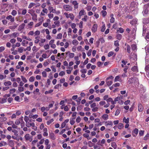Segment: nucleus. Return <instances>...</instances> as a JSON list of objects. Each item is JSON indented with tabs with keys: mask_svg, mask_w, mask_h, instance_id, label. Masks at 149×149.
I'll use <instances>...</instances> for the list:
<instances>
[{
	"mask_svg": "<svg viewBox=\"0 0 149 149\" xmlns=\"http://www.w3.org/2000/svg\"><path fill=\"white\" fill-rule=\"evenodd\" d=\"M137 19L135 18L132 21H131L130 23L132 25H134L136 24L137 23Z\"/></svg>",
	"mask_w": 149,
	"mask_h": 149,
	"instance_id": "obj_15",
	"label": "nucleus"
},
{
	"mask_svg": "<svg viewBox=\"0 0 149 149\" xmlns=\"http://www.w3.org/2000/svg\"><path fill=\"white\" fill-rule=\"evenodd\" d=\"M35 5V4L34 3H30L29 4V6H28V8H31L34 6Z\"/></svg>",
	"mask_w": 149,
	"mask_h": 149,
	"instance_id": "obj_25",
	"label": "nucleus"
},
{
	"mask_svg": "<svg viewBox=\"0 0 149 149\" xmlns=\"http://www.w3.org/2000/svg\"><path fill=\"white\" fill-rule=\"evenodd\" d=\"M144 131L143 130H140L139 132V134L140 136H142L143 135Z\"/></svg>",
	"mask_w": 149,
	"mask_h": 149,
	"instance_id": "obj_62",
	"label": "nucleus"
},
{
	"mask_svg": "<svg viewBox=\"0 0 149 149\" xmlns=\"http://www.w3.org/2000/svg\"><path fill=\"white\" fill-rule=\"evenodd\" d=\"M123 121L124 122H125L127 124L129 123V119L128 118H126L125 117H124L123 119Z\"/></svg>",
	"mask_w": 149,
	"mask_h": 149,
	"instance_id": "obj_26",
	"label": "nucleus"
},
{
	"mask_svg": "<svg viewBox=\"0 0 149 149\" xmlns=\"http://www.w3.org/2000/svg\"><path fill=\"white\" fill-rule=\"evenodd\" d=\"M25 25V24L24 23L20 25L18 28V30L21 31L24 28Z\"/></svg>",
	"mask_w": 149,
	"mask_h": 149,
	"instance_id": "obj_13",
	"label": "nucleus"
},
{
	"mask_svg": "<svg viewBox=\"0 0 149 149\" xmlns=\"http://www.w3.org/2000/svg\"><path fill=\"white\" fill-rule=\"evenodd\" d=\"M45 39L41 38L40 40V42H39V45L41 47L43 46V43L45 42Z\"/></svg>",
	"mask_w": 149,
	"mask_h": 149,
	"instance_id": "obj_11",
	"label": "nucleus"
},
{
	"mask_svg": "<svg viewBox=\"0 0 149 149\" xmlns=\"http://www.w3.org/2000/svg\"><path fill=\"white\" fill-rule=\"evenodd\" d=\"M21 78L22 80V81L24 82V83H26L27 82V80L26 79V78L24 77L23 76H21Z\"/></svg>",
	"mask_w": 149,
	"mask_h": 149,
	"instance_id": "obj_28",
	"label": "nucleus"
},
{
	"mask_svg": "<svg viewBox=\"0 0 149 149\" xmlns=\"http://www.w3.org/2000/svg\"><path fill=\"white\" fill-rule=\"evenodd\" d=\"M125 45H127V51L128 53H130V47L129 45H127V44H125Z\"/></svg>",
	"mask_w": 149,
	"mask_h": 149,
	"instance_id": "obj_21",
	"label": "nucleus"
},
{
	"mask_svg": "<svg viewBox=\"0 0 149 149\" xmlns=\"http://www.w3.org/2000/svg\"><path fill=\"white\" fill-rule=\"evenodd\" d=\"M18 90L19 92H22L24 91V88L21 86H19L18 87Z\"/></svg>",
	"mask_w": 149,
	"mask_h": 149,
	"instance_id": "obj_45",
	"label": "nucleus"
},
{
	"mask_svg": "<svg viewBox=\"0 0 149 149\" xmlns=\"http://www.w3.org/2000/svg\"><path fill=\"white\" fill-rule=\"evenodd\" d=\"M83 136L85 138H86L88 140L90 139H91L90 138H89V135L88 134L86 133L84 134H83Z\"/></svg>",
	"mask_w": 149,
	"mask_h": 149,
	"instance_id": "obj_47",
	"label": "nucleus"
},
{
	"mask_svg": "<svg viewBox=\"0 0 149 149\" xmlns=\"http://www.w3.org/2000/svg\"><path fill=\"white\" fill-rule=\"evenodd\" d=\"M16 91V89L15 88H13L10 89V94H13Z\"/></svg>",
	"mask_w": 149,
	"mask_h": 149,
	"instance_id": "obj_59",
	"label": "nucleus"
},
{
	"mask_svg": "<svg viewBox=\"0 0 149 149\" xmlns=\"http://www.w3.org/2000/svg\"><path fill=\"white\" fill-rule=\"evenodd\" d=\"M13 132L14 133V135L16 136H18V132L16 130H12Z\"/></svg>",
	"mask_w": 149,
	"mask_h": 149,
	"instance_id": "obj_20",
	"label": "nucleus"
},
{
	"mask_svg": "<svg viewBox=\"0 0 149 149\" xmlns=\"http://www.w3.org/2000/svg\"><path fill=\"white\" fill-rule=\"evenodd\" d=\"M32 127V129L35 131H36L37 130V127L35 126V124L34 123H32V124L31 126Z\"/></svg>",
	"mask_w": 149,
	"mask_h": 149,
	"instance_id": "obj_23",
	"label": "nucleus"
},
{
	"mask_svg": "<svg viewBox=\"0 0 149 149\" xmlns=\"http://www.w3.org/2000/svg\"><path fill=\"white\" fill-rule=\"evenodd\" d=\"M111 146L113 147L114 149H116L117 146L116 143L114 142H112L111 144Z\"/></svg>",
	"mask_w": 149,
	"mask_h": 149,
	"instance_id": "obj_36",
	"label": "nucleus"
},
{
	"mask_svg": "<svg viewBox=\"0 0 149 149\" xmlns=\"http://www.w3.org/2000/svg\"><path fill=\"white\" fill-rule=\"evenodd\" d=\"M88 144L89 146L90 147H92L94 145V144L91 141H88Z\"/></svg>",
	"mask_w": 149,
	"mask_h": 149,
	"instance_id": "obj_54",
	"label": "nucleus"
},
{
	"mask_svg": "<svg viewBox=\"0 0 149 149\" xmlns=\"http://www.w3.org/2000/svg\"><path fill=\"white\" fill-rule=\"evenodd\" d=\"M81 120L80 116H78L76 119V122L77 123H79L80 122Z\"/></svg>",
	"mask_w": 149,
	"mask_h": 149,
	"instance_id": "obj_63",
	"label": "nucleus"
},
{
	"mask_svg": "<svg viewBox=\"0 0 149 149\" xmlns=\"http://www.w3.org/2000/svg\"><path fill=\"white\" fill-rule=\"evenodd\" d=\"M97 24H94L92 28V32H95L97 29Z\"/></svg>",
	"mask_w": 149,
	"mask_h": 149,
	"instance_id": "obj_8",
	"label": "nucleus"
},
{
	"mask_svg": "<svg viewBox=\"0 0 149 149\" xmlns=\"http://www.w3.org/2000/svg\"><path fill=\"white\" fill-rule=\"evenodd\" d=\"M62 35L61 33H59L56 36V38L57 39H61L62 38Z\"/></svg>",
	"mask_w": 149,
	"mask_h": 149,
	"instance_id": "obj_33",
	"label": "nucleus"
},
{
	"mask_svg": "<svg viewBox=\"0 0 149 149\" xmlns=\"http://www.w3.org/2000/svg\"><path fill=\"white\" fill-rule=\"evenodd\" d=\"M149 139V133H148L144 137V140H146Z\"/></svg>",
	"mask_w": 149,
	"mask_h": 149,
	"instance_id": "obj_50",
	"label": "nucleus"
},
{
	"mask_svg": "<svg viewBox=\"0 0 149 149\" xmlns=\"http://www.w3.org/2000/svg\"><path fill=\"white\" fill-rule=\"evenodd\" d=\"M134 80H135L136 83L138 84L139 82V80L136 77H131L130 78L129 80V81L131 83L133 82Z\"/></svg>",
	"mask_w": 149,
	"mask_h": 149,
	"instance_id": "obj_4",
	"label": "nucleus"
},
{
	"mask_svg": "<svg viewBox=\"0 0 149 149\" xmlns=\"http://www.w3.org/2000/svg\"><path fill=\"white\" fill-rule=\"evenodd\" d=\"M80 72L82 74H85L86 73L87 70L86 69H82L80 70Z\"/></svg>",
	"mask_w": 149,
	"mask_h": 149,
	"instance_id": "obj_58",
	"label": "nucleus"
},
{
	"mask_svg": "<svg viewBox=\"0 0 149 149\" xmlns=\"http://www.w3.org/2000/svg\"><path fill=\"white\" fill-rule=\"evenodd\" d=\"M23 117L20 118L19 119L17 120L15 122V124L16 125H19L20 123V121H23Z\"/></svg>",
	"mask_w": 149,
	"mask_h": 149,
	"instance_id": "obj_10",
	"label": "nucleus"
},
{
	"mask_svg": "<svg viewBox=\"0 0 149 149\" xmlns=\"http://www.w3.org/2000/svg\"><path fill=\"white\" fill-rule=\"evenodd\" d=\"M17 27V25H13L10 26L9 28L13 30L15 29Z\"/></svg>",
	"mask_w": 149,
	"mask_h": 149,
	"instance_id": "obj_53",
	"label": "nucleus"
},
{
	"mask_svg": "<svg viewBox=\"0 0 149 149\" xmlns=\"http://www.w3.org/2000/svg\"><path fill=\"white\" fill-rule=\"evenodd\" d=\"M105 125L107 126L108 125H112L113 123L111 121H107L105 122Z\"/></svg>",
	"mask_w": 149,
	"mask_h": 149,
	"instance_id": "obj_18",
	"label": "nucleus"
},
{
	"mask_svg": "<svg viewBox=\"0 0 149 149\" xmlns=\"http://www.w3.org/2000/svg\"><path fill=\"white\" fill-rule=\"evenodd\" d=\"M24 138L26 141H29L30 142H31L33 140V136H30L29 134H26L24 136Z\"/></svg>",
	"mask_w": 149,
	"mask_h": 149,
	"instance_id": "obj_3",
	"label": "nucleus"
},
{
	"mask_svg": "<svg viewBox=\"0 0 149 149\" xmlns=\"http://www.w3.org/2000/svg\"><path fill=\"white\" fill-rule=\"evenodd\" d=\"M146 26H145V25H144L143 27V35L144 36V34H145L146 32Z\"/></svg>",
	"mask_w": 149,
	"mask_h": 149,
	"instance_id": "obj_31",
	"label": "nucleus"
},
{
	"mask_svg": "<svg viewBox=\"0 0 149 149\" xmlns=\"http://www.w3.org/2000/svg\"><path fill=\"white\" fill-rule=\"evenodd\" d=\"M117 38L118 40H120L122 38V35L118 34L117 35Z\"/></svg>",
	"mask_w": 149,
	"mask_h": 149,
	"instance_id": "obj_57",
	"label": "nucleus"
},
{
	"mask_svg": "<svg viewBox=\"0 0 149 149\" xmlns=\"http://www.w3.org/2000/svg\"><path fill=\"white\" fill-rule=\"evenodd\" d=\"M28 42L26 40H23L22 43V45L23 46H26Z\"/></svg>",
	"mask_w": 149,
	"mask_h": 149,
	"instance_id": "obj_17",
	"label": "nucleus"
},
{
	"mask_svg": "<svg viewBox=\"0 0 149 149\" xmlns=\"http://www.w3.org/2000/svg\"><path fill=\"white\" fill-rule=\"evenodd\" d=\"M63 9L66 11H71L72 10V7L68 5H64L63 6Z\"/></svg>",
	"mask_w": 149,
	"mask_h": 149,
	"instance_id": "obj_2",
	"label": "nucleus"
},
{
	"mask_svg": "<svg viewBox=\"0 0 149 149\" xmlns=\"http://www.w3.org/2000/svg\"><path fill=\"white\" fill-rule=\"evenodd\" d=\"M132 70L133 71H137L138 70L137 67L136 66H134L132 68Z\"/></svg>",
	"mask_w": 149,
	"mask_h": 149,
	"instance_id": "obj_48",
	"label": "nucleus"
},
{
	"mask_svg": "<svg viewBox=\"0 0 149 149\" xmlns=\"http://www.w3.org/2000/svg\"><path fill=\"white\" fill-rule=\"evenodd\" d=\"M102 117L104 120H107L108 119L109 116L107 114H104L102 116Z\"/></svg>",
	"mask_w": 149,
	"mask_h": 149,
	"instance_id": "obj_14",
	"label": "nucleus"
},
{
	"mask_svg": "<svg viewBox=\"0 0 149 149\" xmlns=\"http://www.w3.org/2000/svg\"><path fill=\"white\" fill-rule=\"evenodd\" d=\"M143 23L145 26L146 25L149 26V19L148 18L144 19L143 20Z\"/></svg>",
	"mask_w": 149,
	"mask_h": 149,
	"instance_id": "obj_6",
	"label": "nucleus"
},
{
	"mask_svg": "<svg viewBox=\"0 0 149 149\" xmlns=\"http://www.w3.org/2000/svg\"><path fill=\"white\" fill-rule=\"evenodd\" d=\"M32 124V123H30L29 121L26 123V127H31Z\"/></svg>",
	"mask_w": 149,
	"mask_h": 149,
	"instance_id": "obj_30",
	"label": "nucleus"
},
{
	"mask_svg": "<svg viewBox=\"0 0 149 149\" xmlns=\"http://www.w3.org/2000/svg\"><path fill=\"white\" fill-rule=\"evenodd\" d=\"M6 19L8 20L10 19V21L11 22H13L15 21V18L12 15H9L6 17Z\"/></svg>",
	"mask_w": 149,
	"mask_h": 149,
	"instance_id": "obj_7",
	"label": "nucleus"
},
{
	"mask_svg": "<svg viewBox=\"0 0 149 149\" xmlns=\"http://www.w3.org/2000/svg\"><path fill=\"white\" fill-rule=\"evenodd\" d=\"M139 130L137 128H135L132 131V135L134 137H136L138 133Z\"/></svg>",
	"mask_w": 149,
	"mask_h": 149,
	"instance_id": "obj_5",
	"label": "nucleus"
},
{
	"mask_svg": "<svg viewBox=\"0 0 149 149\" xmlns=\"http://www.w3.org/2000/svg\"><path fill=\"white\" fill-rule=\"evenodd\" d=\"M106 83L107 85L109 86H111L113 83L112 81H107Z\"/></svg>",
	"mask_w": 149,
	"mask_h": 149,
	"instance_id": "obj_52",
	"label": "nucleus"
},
{
	"mask_svg": "<svg viewBox=\"0 0 149 149\" xmlns=\"http://www.w3.org/2000/svg\"><path fill=\"white\" fill-rule=\"evenodd\" d=\"M24 48V47H22L18 48V52L20 53H22L23 52Z\"/></svg>",
	"mask_w": 149,
	"mask_h": 149,
	"instance_id": "obj_40",
	"label": "nucleus"
},
{
	"mask_svg": "<svg viewBox=\"0 0 149 149\" xmlns=\"http://www.w3.org/2000/svg\"><path fill=\"white\" fill-rule=\"evenodd\" d=\"M149 12V3L144 5L143 14L144 16H146Z\"/></svg>",
	"mask_w": 149,
	"mask_h": 149,
	"instance_id": "obj_1",
	"label": "nucleus"
},
{
	"mask_svg": "<svg viewBox=\"0 0 149 149\" xmlns=\"http://www.w3.org/2000/svg\"><path fill=\"white\" fill-rule=\"evenodd\" d=\"M114 45L116 47H118L119 46V41L118 40H116L114 41Z\"/></svg>",
	"mask_w": 149,
	"mask_h": 149,
	"instance_id": "obj_51",
	"label": "nucleus"
},
{
	"mask_svg": "<svg viewBox=\"0 0 149 149\" xmlns=\"http://www.w3.org/2000/svg\"><path fill=\"white\" fill-rule=\"evenodd\" d=\"M123 127V125L122 123H120L118 125V127L119 129H121Z\"/></svg>",
	"mask_w": 149,
	"mask_h": 149,
	"instance_id": "obj_27",
	"label": "nucleus"
},
{
	"mask_svg": "<svg viewBox=\"0 0 149 149\" xmlns=\"http://www.w3.org/2000/svg\"><path fill=\"white\" fill-rule=\"evenodd\" d=\"M54 121V120L53 119H52L49 121H47V125H49L51 123L53 122Z\"/></svg>",
	"mask_w": 149,
	"mask_h": 149,
	"instance_id": "obj_49",
	"label": "nucleus"
},
{
	"mask_svg": "<svg viewBox=\"0 0 149 149\" xmlns=\"http://www.w3.org/2000/svg\"><path fill=\"white\" fill-rule=\"evenodd\" d=\"M74 53H70L69 55V56L70 58H72L74 57Z\"/></svg>",
	"mask_w": 149,
	"mask_h": 149,
	"instance_id": "obj_61",
	"label": "nucleus"
},
{
	"mask_svg": "<svg viewBox=\"0 0 149 149\" xmlns=\"http://www.w3.org/2000/svg\"><path fill=\"white\" fill-rule=\"evenodd\" d=\"M11 84V82L10 81L5 82L4 83V84L5 86H10Z\"/></svg>",
	"mask_w": 149,
	"mask_h": 149,
	"instance_id": "obj_19",
	"label": "nucleus"
},
{
	"mask_svg": "<svg viewBox=\"0 0 149 149\" xmlns=\"http://www.w3.org/2000/svg\"><path fill=\"white\" fill-rule=\"evenodd\" d=\"M42 21H40V22L37 23L35 26V27H36L40 26L42 23Z\"/></svg>",
	"mask_w": 149,
	"mask_h": 149,
	"instance_id": "obj_43",
	"label": "nucleus"
},
{
	"mask_svg": "<svg viewBox=\"0 0 149 149\" xmlns=\"http://www.w3.org/2000/svg\"><path fill=\"white\" fill-rule=\"evenodd\" d=\"M11 15L13 16H15L17 14V12L15 10H13L11 12Z\"/></svg>",
	"mask_w": 149,
	"mask_h": 149,
	"instance_id": "obj_42",
	"label": "nucleus"
},
{
	"mask_svg": "<svg viewBox=\"0 0 149 149\" xmlns=\"http://www.w3.org/2000/svg\"><path fill=\"white\" fill-rule=\"evenodd\" d=\"M42 75L43 77H45L47 76V74L46 72L45 71H43L42 73Z\"/></svg>",
	"mask_w": 149,
	"mask_h": 149,
	"instance_id": "obj_41",
	"label": "nucleus"
},
{
	"mask_svg": "<svg viewBox=\"0 0 149 149\" xmlns=\"http://www.w3.org/2000/svg\"><path fill=\"white\" fill-rule=\"evenodd\" d=\"M6 77V75L4 76L2 74H0V80H2L3 79H5Z\"/></svg>",
	"mask_w": 149,
	"mask_h": 149,
	"instance_id": "obj_55",
	"label": "nucleus"
},
{
	"mask_svg": "<svg viewBox=\"0 0 149 149\" xmlns=\"http://www.w3.org/2000/svg\"><path fill=\"white\" fill-rule=\"evenodd\" d=\"M72 43L73 45H77L79 43L78 41L76 40H74L72 42Z\"/></svg>",
	"mask_w": 149,
	"mask_h": 149,
	"instance_id": "obj_32",
	"label": "nucleus"
},
{
	"mask_svg": "<svg viewBox=\"0 0 149 149\" xmlns=\"http://www.w3.org/2000/svg\"><path fill=\"white\" fill-rule=\"evenodd\" d=\"M70 105L66 106L64 107V110L65 111H68L69 108H70Z\"/></svg>",
	"mask_w": 149,
	"mask_h": 149,
	"instance_id": "obj_35",
	"label": "nucleus"
},
{
	"mask_svg": "<svg viewBox=\"0 0 149 149\" xmlns=\"http://www.w3.org/2000/svg\"><path fill=\"white\" fill-rule=\"evenodd\" d=\"M101 13L103 17H105L107 14V12L105 10H102L101 11Z\"/></svg>",
	"mask_w": 149,
	"mask_h": 149,
	"instance_id": "obj_24",
	"label": "nucleus"
},
{
	"mask_svg": "<svg viewBox=\"0 0 149 149\" xmlns=\"http://www.w3.org/2000/svg\"><path fill=\"white\" fill-rule=\"evenodd\" d=\"M44 48L45 50H47L49 48V45L46 44L44 46Z\"/></svg>",
	"mask_w": 149,
	"mask_h": 149,
	"instance_id": "obj_60",
	"label": "nucleus"
},
{
	"mask_svg": "<svg viewBox=\"0 0 149 149\" xmlns=\"http://www.w3.org/2000/svg\"><path fill=\"white\" fill-rule=\"evenodd\" d=\"M32 19L34 21H36L37 20V15L36 14H34L33 15Z\"/></svg>",
	"mask_w": 149,
	"mask_h": 149,
	"instance_id": "obj_34",
	"label": "nucleus"
},
{
	"mask_svg": "<svg viewBox=\"0 0 149 149\" xmlns=\"http://www.w3.org/2000/svg\"><path fill=\"white\" fill-rule=\"evenodd\" d=\"M7 101L6 98H2L1 99L0 102L1 104L4 103Z\"/></svg>",
	"mask_w": 149,
	"mask_h": 149,
	"instance_id": "obj_22",
	"label": "nucleus"
},
{
	"mask_svg": "<svg viewBox=\"0 0 149 149\" xmlns=\"http://www.w3.org/2000/svg\"><path fill=\"white\" fill-rule=\"evenodd\" d=\"M120 80V77L118 75L116 76L115 78L114 81L115 82L117 81H119Z\"/></svg>",
	"mask_w": 149,
	"mask_h": 149,
	"instance_id": "obj_29",
	"label": "nucleus"
},
{
	"mask_svg": "<svg viewBox=\"0 0 149 149\" xmlns=\"http://www.w3.org/2000/svg\"><path fill=\"white\" fill-rule=\"evenodd\" d=\"M6 145V143L5 141H1L0 142V147L5 146Z\"/></svg>",
	"mask_w": 149,
	"mask_h": 149,
	"instance_id": "obj_46",
	"label": "nucleus"
},
{
	"mask_svg": "<svg viewBox=\"0 0 149 149\" xmlns=\"http://www.w3.org/2000/svg\"><path fill=\"white\" fill-rule=\"evenodd\" d=\"M69 17H70L71 19L73 20L74 18V16L73 14L72 13L69 14Z\"/></svg>",
	"mask_w": 149,
	"mask_h": 149,
	"instance_id": "obj_37",
	"label": "nucleus"
},
{
	"mask_svg": "<svg viewBox=\"0 0 149 149\" xmlns=\"http://www.w3.org/2000/svg\"><path fill=\"white\" fill-rule=\"evenodd\" d=\"M145 50L146 53H149V47L148 46H146L145 47Z\"/></svg>",
	"mask_w": 149,
	"mask_h": 149,
	"instance_id": "obj_64",
	"label": "nucleus"
},
{
	"mask_svg": "<svg viewBox=\"0 0 149 149\" xmlns=\"http://www.w3.org/2000/svg\"><path fill=\"white\" fill-rule=\"evenodd\" d=\"M143 107L141 104L139 103L138 104V110L139 111L142 112L143 110Z\"/></svg>",
	"mask_w": 149,
	"mask_h": 149,
	"instance_id": "obj_12",
	"label": "nucleus"
},
{
	"mask_svg": "<svg viewBox=\"0 0 149 149\" xmlns=\"http://www.w3.org/2000/svg\"><path fill=\"white\" fill-rule=\"evenodd\" d=\"M50 138L52 140H54L55 138L54 136V135L53 133H51L49 134Z\"/></svg>",
	"mask_w": 149,
	"mask_h": 149,
	"instance_id": "obj_39",
	"label": "nucleus"
},
{
	"mask_svg": "<svg viewBox=\"0 0 149 149\" xmlns=\"http://www.w3.org/2000/svg\"><path fill=\"white\" fill-rule=\"evenodd\" d=\"M40 34V31L38 30H37L34 32V36H36L39 35Z\"/></svg>",
	"mask_w": 149,
	"mask_h": 149,
	"instance_id": "obj_38",
	"label": "nucleus"
},
{
	"mask_svg": "<svg viewBox=\"0 0 149 149\" xmlns=\"http://www.w3.org/2000/svg\"><path fill=\"white\" fill-rule=\"evenodd\" d=\"M8 145L9 146L11 147H13L14 146V141L11 140H8Z\"/></svg>",
	"mask_w": 149,
	"mask_h": 149,
	"instance_id": "obj_9",
	"label": "nucleus"
},
{
	"mask_svg": "<svg viewBox=\"0 0 149 149\" xmlns=\"http://www.w3.org/2000/svg\"><path fill=\"white\" fill-rule=\"evenodd\" d=\"M85 13V10L84 9H82L81 10L79 13V16L80 17L84 15V13Z\"/></svg>",
	"mask_w": 149,
	"mask_h": 149,
	"instance_id": "obj_16",
	"label": "nucleus"
},
{
	"mask_svg": "<svg viewBox=\"0 0 149 149\" xmlns=\"http://www.w3.org/2000/svg\"><path fill=\"white\" fill-rule=\"evenodd\" d=\"M35 77L33 76H32L30 77L29 80V81L32 82L33 81L35 80Z\"/></svg>",
	"mask_w": 149,
	"mask_h": 149,
	"instance_id": "obj_44",
	"label": "nucleus"
},
{
	"mask_svg": "<svg viewBox=\"0 0 149 149\" xmlns=\"http://www.w3.org/2000/svg\"><path fill=\"white\" fill-rule=\"evenodd\" d=\"M132 49L133 50H136V47L135 45H132L131 46Z\"/></svg>",
	"mask_w": 149,
	"mask_h": 149,
	"instance_id": "obj_56",
	"label": "nucleus"
}]
</instances>
